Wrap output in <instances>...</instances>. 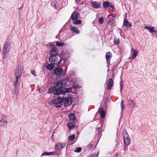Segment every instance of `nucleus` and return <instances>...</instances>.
Here are the masks:
<instances>
[{"label":"nucleus","instance_id":"nucleus-1","mask_svg":"<svg viewBox=\"0 0 157 157\" xmlns=\"http://www.w3.org/2000/svg\"><path fill=\"white\" fill-rule=\"evenodd\" d=\"M23 69L21 65H18L14 71V75L15 78L14 79V85L15 87L20 83L21 78L22 75Z\"/></svg>","mask_w":157,"mask_h":157},{"label":"nucleus","instance_id":"nucleus-2","mask_svg":"<svg viewBox=\"0 0 157 157\" xmlns=\"http://www.w3.org/2000/svg\"><path fill=\"white\" fill-rule=\"evenodd\" d=\"M63 87V83L61 81H58L56 83L54 86L55 89L53 90V93L56 95H61Z\"/></svg>","mask_w":157,"mask_h":157},{"label":"nucleus","instance_id":"nucleus-3","mask_svg":"<svg viewBox=\"0 0 157 157\" xmlns=\"http://www.w3.org/2000/svg\"><path fill=\"white\" fill-rule=\"evenodd\" d=\"M10 42L9 41H6L4 43L2 51V57L3 59H4L6 58V54L10 50Z\"/></svg>","mask_w":157,"mask_h":157},{"label":"nucleus","instance_id":"nucleus-4","mask_svg":"<svg viewBox=\"0 0 157 157\" xmlns=\"http://www.w3.org/2000/svg\"><path fill=\"white\" fill-rule=\"evenodd\" d=\"M63 99L59 97L58 99H55L49 102V104L51 105H55L56 108H60L61 105H62Z\"/></svg>","mask_w":157,"mask_h":157},{"label":"nucleus","instance_id":"nucleus-5","mask_svg":"<svg viewBox=\"0 0 157 157\" xmlns=\"http://www.w3.org/2000/svg\"><path fill=\"white\" fill-rule=\"evenodd\" d=\"M7 116L4 115L0 121V125L3 127H6L7 124Z\"/></svg>","mask_w":157,"mask_h":157},{"label":"nucleus","instance_id":"nucleus-6","mask_svg":"<svg viewBox=\"0 0 157 157\" xmlns=\"http://www.w3.org/2000/svg\"><path fill=\"white\" fill-rule=\"evenodd\" d=\"M63 102V105L64 106L67 107L69 106L71 103L72 99L70 98H62Z\"/></svg>","mask_w":157,"mask_h":157},{"label":"nucleus","instance_id":"nucleus-7","mask_svg":"<svg viewBox=\"0 0 157 157\" xmlns=\"http://www.w3.org/2000/svg\"><path fill=\"white\" fill-rule=\"evenodd\" d=\"M63 70L60 67L55 68L54 70V73L57 76H60L63 72Z\"/></svg>","mask_w":157,"mask_h":157},{"label":"nucleus","instance_id":"nucleus-8","mask_svg":"<svg viewBox=\"0 0 157 157\" xmlns=\"http://www.w3.org/2000/svg\"><path fill=\"white\" fill-rule=\"evenodd\" d=\"M113 80L111 78H109L108 80V82L106 85L107 89L108 90H111L113 86Z\"/></svg>","mask_w":157,"mask_h":157},{"label":"nucleus","instance_id":"nucleus-9","mask_svg":"<svg viewBox=\"0 0 157 157\" xmlns=\"http://www.w3.org/2000/svg\"><path fill=\"white\" fill-rule=\"evenodd\" d=\"M58 61V58L56 56L51 55L49 58V62L52 64H56Z\"/></svg>","mask_w":157,"mask_h":157},{"label":"nucleus","instance_id":"nucleus-10","mask_svg":"<svg viewBox=\"0 0 157 157\" xmlns=\"http://www.w3.org/2000/svg\"><path fill=\"white\" fill-rule=\"evenodd\" d=\"M65 145L64 142L56 144L55 146V150L57 151L59 150L62 148H64L65 147Z\"/></svg>","mask_w":157,"mask_h":157},{"label":"nucleus","instance_id":"nucleus-11","mask_svg":"<svg viewBox=\"0 0 157 157\" xmlns=\"http://www.w3.org/2000/svg\"><path fill=\"white\" fill-rule=\"evenodd\" d=\"M91 5L94 8L96 9L99 8L101 6V4L98 2L93 1L91 2Z\"/></svg>","mask_w":157,"mask_h":157},{"label":"nucleus","instance_id":"nucleus-12","mask_svg":"<svg viewBox=\"0 0 157 157\" xmlns=\"http://www.w3.org/2000/svg\"><path fill=\"white\" fill-rule=\"evenodd\" d=\"M98 111L100 114V117L101 118H104L106 115L105 111L103 108L99 109Z\"/></svg>","mask_w":157,"mask_h":157},{"label":"nucleus","instance_id":"nucleus-13","mask_svg":"<svg viewBox=\"0 0 157 157\" xmlns=\"http://www.w3.org/2000/svg\"><path fill=\"white\" fill-rule=\"evenodd\" d=\"M58 53V49L56 47H54L50 51V55L56 56Z\"/></svg>","mask_w":157,"mask_h":157},{"label":"nucleus","instance_id":"nucleus-14","mask_svg":"<svg viewBox=\"0 0 157 157\" xmlns=\"http://www.w3.org/2000/svg\"><path fill=\"white\" fill-rule=\"evenodd\" d=\"M124 147H125V145H128L130 143V138L128 135V136L127 137H124Z\"/></svg>","mask_w":157,"mask_h":157},{"label":"nucleus","instance_id":"nucleus-15","mask_svg":"<svg viewBox=\"0 0 157 157\" xmlns=\"http://www.w3.org/2000/svg\"><path fill=\"white\" fill-rule=\"evenodd\" d=\"M70 28L71 31L73 32V33L75 34L79 33V31L77 27L71 25L70 26Z\"/></svg>","mask_w":157,"mask_h":157},{"label":"nucleus","instance_id":"nucleus-16","mask_svg":"<svg viewBox=\"0 0 157 157\" xmlns=\"http://www.w3.org/2000/svg\"><path fill=\"white\" fill-rule=\"evenodd\" d=\"M78 13L74 11L71 15V18L73 20H76L78 18Z\"/></svg>","mask_w":157,"mask_h":157},{"label":"nucleus","instance_id":"nucleus-17","mask_svg":"<svg viewBox=\"0 0 157 157\" xmlns=\"http://www.w3.org/2000/svg\"><path fill=\"white\" fill-rule=\"evenodd\" d=\"M131 53L132 54V56L133 59H134L138 54V52L135 49L132 48Z\"/></svg>","mask_w":157,"mask_h":157},{"label":"nucleus","instance_id":"nucleus-18","mask_svg":"<svg viewBox=\"0 0 157 157\" xmlns=\"http://www.w3.org/2000/svg\"><path fill=\"white\" fill-rule=\"evenodd\" d=\"M123 25L127 27L130 28L132 27V25L131 23L129 22L127 19L124 20L123 22Z\"/></svg>","mask_w":157,"mask_h":157},{"label":"nucleus","instance_id":"nucleus-19","mask_svg":"<svg viewBox=\"0 0 157 157\" xmlns=\"http://www.w3.org/2000/svg\"><path fill=\"white\" fill-rule=\"evenodd\" d=\"M67 126L70 129H71L76 127V124L75 122H72L68 123Z\"/></svg>","mask_w":157,"mask_h":157},{"label":"nucleus","instance_id":"nucleus-20","mask_svg":"<svg viewBox=\"0 0 157 157\" xmlns=\"http://www.w3.org/2000/svg\"><path fill=\"white\" fill-rule=\"evenodd\" d=\"M72 89L71 88H64L62 89L61 94H64L65 93H68L71 92Z\"/></svg>","mask_w":157,"mask_h":157},{"label":"nucleus","instance_id":"nucleus-21","mask_svg":"<svg viewBox=\"0 0 157 157\" xmlns=\"http://www.w3.org/2000/svg\"><path fill=\"white\" fill-rule=\"evenodd\" d=\"M68 117L71 121H74L75 120V115L74 113H70L68 115Z\"/></svg>","mask_w":157,"mask_h":157},{"label":"nucleus","instance_id":"nucleus-22","mask_svg":"<svg viewBox=\"0 0 157 157\" xmlns=\"http://www.w3.org/2000/svg\"><path fill=\"white\" fill-rule=\"evenodd\" d=\"M144 29H147L148 31L151 33L155 32L156 31L154 30V27L150 28L149 27L145 26L144 27Z\"/></svg>","mask_w":157,"mask_h":157},{"label":"nucleus","instance_id":"nucleus-23","mask_svg":"<svg viewBox=\"0 0 157 157\" xmlns=\"http://www.w3.org/2000/svg\"><path fill=\"white\" fill-rule=\"evenodd\" d=\"M115 23V21L114 19L112 18H111L108 21V23L109 25H110L111 26H113Z\"/></svg>","mask_w":157,"mask_h":157},{"label":"nucleus","instance_id":"nucleus-24","mask_svg":"<svg viewBox=\"0 0 157 157\" xmlns=\"http://www.w3.org/2000/svg\"><path fill=\"white\" fill-rule=\"evenodd\" d=\"M128 104L129 105L134 106L136 105V104L135 102H134V101L132 99H131L130 98H129L128 101Z\"/></svg>","mask_w":157,"mask_h":157},{"label":"nucleus","instance_id":"nucleus-25","mask_svg":"<svg viewBox=\"0 0 157 157\" xmlns=\"http://www.w3.org/2000/svg\"><path fill=\"white\" fill-rule=\"evenodd\" d=\"M112 57V55L111 52H109L106 53V59H110Z\"/></svg>","mask_w":157,"mask_h":157},{"label":"nucleus","instance_id":"nucleus-26","mask_svg":"<svg viewBox=\"0 0 157 157\" xmlns=\"http://www.w3.org/2000/svg\"><path fill=\"white\" fill-rule=\"evenodd\" d=\"M54 64H48L47 67V68L49 70H51L54 68Z\"/></svg>","mask_w":157,"mask_h":157},{"label":"nucleus","instance_id":"nucleus-27","mask_svg":"<svg viewBox=\"0 0 157 157\" xmlns=\"http://www.w3.org/2000/svg\"><path fill=\"white\" fill-rule=\"evenodd\" d=\"M75 138V135L73 134L70 136L68 138V140L70 141H72L74 140Z\"/></svg>","mask_w":157,"mask_h":157},{"label":"nucleus","instance_id":"nucleus-28","mask_svg":"<svg viewBox=\"0 0 157 157\" xmlns=\"http://www.w3.org/2000/svg\"><path fill=\"white\" fill-rule=\"evenodd\" d=\"M103 6L104 8H108L110 6L109 4V2H105L103 4Z\"/></svg>","mask_w":157,"mask_h":157},{"label":"nucleus","instance_id":"nucleus-29","mask_svg":"<svg viewBox=\"0 0 157 157\" xmlns=\"http://www.w3.org/2000/svg\"><path fill=\"white\" fill-rule=\"evenodd\" d=\"M122 133L123 134V138L127 137L128 136V135L125 129L123 130Z\"/></svg>","mask_w":157,"mask_h":157},{"label":"nucleus","instance_id":"nucleus-30","mask_svg":"<svg viewBox=\"0 0 157 157\" xmlns=\"http://www.w3.org/2000/svg\"><path fill=\"white\" fill-rule=\"evenodd\" d=\"M73 23L75 25H79L81 24L82 21L80 20H77L74 21Z\"/></svg>","mask_w":157,"mask_h":157},{"label":"nucleus","instance_id":"nucleus-31","mask_svg":"<svg viewBox=\"0 0 157 157\" xmlns=\"http://www.w3.org/2000/svg\"><path fill=\"white\" fill-rule=\"evenodd\" d=\"M64 44V43L57 41L56 42V45L57 46L60 47L62 46Z\"/></svg>","mask_w":157,"mask_h":157},{"label":"nucleus","instance_id":"nucleus-32","mask_svg":"<svg viewBox=\"0 0 157 157\" xmlns=\"http://www.w3.org/2000/svg\"><path fill=\"white\" fill-rule=\"evenodd\" d=\"M104 19L102 17H100L98 20V22L100 24H102L103 23Z\"/></svg>","mask_w":157,"mask_h":157},{"label":"nucleus","instance_id":"nucleus-33","mask_svg":"<svg viewBox=\"0 0 157 157\" xmlns=\"http://www.w3.org/2000/svg\"><path fill=\"white\" fill-rule=\"evenodd\" d=\"M124 102V101L123 100H122V101L121 103V109L122 110H124V109H125V106L124 104H123V103Z\"/></svg>","mask_w":157,"mask_h":157},{"label":"nucleus","instance_id":"nucleus-34","mask_svg":"<svg viewBox=\"0 0 157 157\" xmlns=\"http://www.w3.org/2000/svg\"><path fill=\"white\" fill-rule=\"evenodd\" d=\"M82 149L81 147H77L75 150V151L77 152H79L81 151Z\"/></svg>","mask_w":157,"mask_h":157},{"label":"nucleus","instance_id":"nucleus-35","mask_svg":"<svg viewBox=\"0 0 157 157\" xmlns=\"http://www.w3.org/2000/svg\"><path fill=\"white\" fill-rule=\"evenodd\" d=\"M65 80L67 81L66 83H64V84H66L67 86H68V85H70V81L68 79L66 78L65 79Z\"/></svg>","mask_w":157,"mask_h":157},{"label":"nucleus","instance_id":"nucleus-36","mask_svg":"<svg viewBox=\"0 0 157 157\" xmlns=\"http://www.w3.org/2000/svg\"><path fill=\"white\" fill-rule=\"evenodd\" d=\"M120 40L119 39H117L115 40L114 41V43L116 44H118L119 43Z\"/></svg>","mask_w":157,"mask_h":157},{"label":"nucleus","instance_id":"nucleus-37","mask_svg":"<svg viewBox=\"0 0 157 157\" xmlns=\"http://www.w3.org/2000/svg\"><path fill=\"white\" fill-rule=\"evenodd\" d=\"M49 155V152H44L42 154L41 156L44 155Z\"/></svg>","mask_w":157,"mask_h":157},{"label":"nucleus","instance_id":"nucleus-38","mask_svg":"<svg viewBox=\"0 0 157 157\" xmlns=\"http://www.w3.org/2000/svg\"><path fill=\"white\" fill-rule=\"evenodd\" d=\"M98 154H94L90 156L89 157H98Z\"/></svg>","mask_w":157,"mask_h":157},{"label":"nucleus","instance_id":"nucleus-39","mask_svg":"<svg viewBox=\"0 0 157 157\" xmlns=\"http://www.w3.org/2000/svg\"><path fill=\"white\" fill-rule=\"evenodd\" d=\"M31 72L32 74L33 75H34L36 74V72L34 70H31Z\"/></svg>","mask_w":157,"mask_h":157},{"label":"nucleus","instance_id":"nucleus-40","mask_svg":"<svg viewBox=\"0 0 157 157\" xmlns=\"http://www.w3.org/2000/svg\"><path fill=\"white\" fill-rule=\"evenodd\" d=\"M123 84H121V86H120V88H121V89H120V91L121 92L122 90V89H123Z\"/></svg>","mask_w":157,"mask_h":157},{"label":"nucleus","instance_id":"nucleus-41","mask_svg":"<svg viewBox=\"0 0 157 157\" xmlns=\"http://www.w3.org/2000/svg\"><path fill=\"white\" fill-rule=\"evenodd\" d=\"M106 59L107 63H108V64H109L110 63V59Z\"/></svg>","mask_w":157,"mask_h":157},{"label":"nucleus","instance_id":"nucleus-42","mask_svg":"<svg viewBox=\"0 0 157 157\" xmlns=\"http://www.w3.org/2000/svg\"><path fill=\"white\" fill-rule=\"evenodd\" d=\"M55 153V152H49V155H53Z\"/></svg>","mask_w":157,"mask_h":157},{"label":"nucleus","instance_id":"nucleus-43","mask_svg":"<svg viewBox=\"0 0 157 157\" xmlns=\"http://www.w3.org/2000/svg\"><path fill=\"white\" fill-rule=\"evenodd\" d=\"M116 14L113 13L111 14V16L113 17H115Z\"/></svg>","mask_w":157,"mask_h":157},{"label":"nucleus","instance_id":"nucleus-44","mask_svg":"<svg viewBox=\"0 0 157 157\" xmlns=\"http://www.w3.org/2000/svg\"><path fill=\"white\" fill-rule=\"evenodd\" d=\"M96 130L97 131H99V130H101V128H100V127L97 128H96Z\"/></svg>","mask_w":157,"mask_h":157},{"label":"nucleus","instance_id":"nucleus-45","mask_svg":"<svg viewBox=\"0 0 157 157\" xmlns=\"http://www.w3.org/2000/svg\"><path fill=\"white\" fill-rule=\"evenodd\" d=\"M23 6V5H22V6L21 7H20V8H19L18 9V10H21V9H22V8Z\"/></svg>","mask_w":157,"mask_h":157},{"label":"nucleus","instance_id":"nucleus-46","mask_svg":"<svg viewBox=\"0 0 157 157\" xmlns=\"http://www.w3.org/2000/svg\"><path fill=\"white\" fill-rule=\"evenodd\" d=\"M115 156L116 157H117L118 156V153H116L115 154Z\"/></svg>","mask_w":157,"mask_h":157},{"label":"nucleus","instance_id":"nucleus-47","mask_svg":"<svg viewBox=\"0 0 157 157\" xmlns=\"http://www.w3.org/2000/svg\"><path fill=\"white\" fill-rule=\"evenodd\" d=\"M65 59H67V57H65Z\"/></svg>","mask_w":157,"mask_h":157},{"label":"nucleus","instance_id":"nucleus-48","mask_svg":"<svg viewBox=\"0 0 157 157\" xmlns=\"http://www.w3.org/2000/svg\"><path fill=\"white\" fill-rule=\"evenodd\" d=\"M109 69L108 68V71H109Z\"/></svg>","mask_w":157,"mask_h":157},{"label":"nucleus","instance_id":"nucleus-49","mask_svg":"<svg viewBox=\"0 0 157 157\" xmlns=\"http://www.w3.org/2000/svg\"><path fill=\"white\" fill-rule=\"evenodd\" d=\"M78 133H79L78 131Z\"/></svg>","mask_w":157,"mask_h":157},{"label":"nucleus","instance_id":"nucleus-50","mask_svg":"<svg viewBox=\"0 0 157 157\" xmlns=\"http://www.w3.org/2000/svg\"><path fill=\"white\" fill-rule=\"evenodd\" d=\"M113 75H114V74H113Z\"/></svg>","mask_w":157,"mask_h":157}]
</instances>
